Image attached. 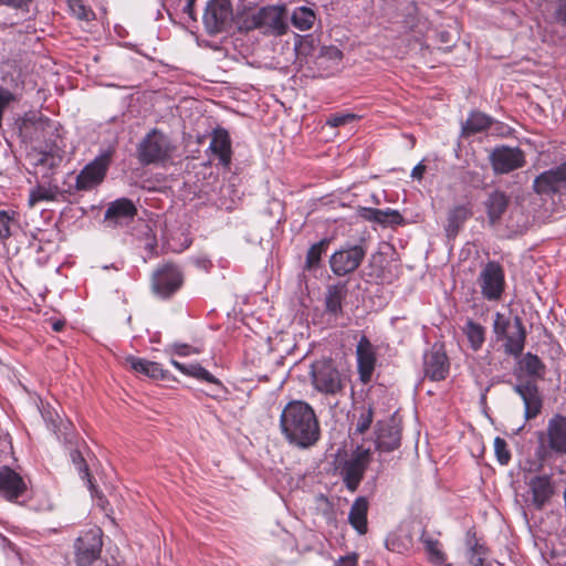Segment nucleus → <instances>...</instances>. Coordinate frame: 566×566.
Returning <instances> with one entry per match:
<instances>
[{"instance_id":"09e8293b","label":"nucleus","mask_w":566,"mask_h":566,"mask_svg":"<svg viewBox=\"0 0 566 566\" xmlns=\"http://www.w3.org/2000/svg\"><path fill=\"white\" fill-rule=\"evenodd\" d=\"M32 0H0V6H7L13 9H25L28 10V7Z\"/></svg>"},{"instance_id":"6ab92c4d","label":"nucleus","mask_w":566,"mask_h":566,"mask_svg":"<svg viewBox=\"0 0 566 566\" xmlns=\"http://www.w3.org/2000/svg\"><path fill=\"white\" fill-rule=\"evenodd\" d=\"M209 150L218 158L219 164L229 168L232 160V147L229 132L223 127H217L211 133Z\"/></svg>"},{"instance_id":"f704fd0d","label":"nucleus","mask_w":566,"mask_h":566,"mask_svg":"<svg viewBox=\"0 0 566 566\" xmlns=\"http://www.w3.org/2000/svg\"><path fill=\"white\" fill-rule=\"evenodd\" d=\"M291 22L300 31H307L315 22V13L307 7L296 8L291 17Z\"/></svg>"},{"instance_id":"b1692460","label":"nucleus","mask_w":566,"mask_h":566,"mask_svg":"<svg viewBox=\"0 0 566 566\" xmlns=\"http://www.w3.org/2000/svg\"><path fill=\"white\" fill-rule=\"evenodd\" d=\"M532 493V503L537 510H542L554 494L551 476L535 475L528 482Z\"/></svg>"},{"instance_id":"423d86ee","label":"nucleus","mask_w":566,"mask_h":566,"mask_svg":"<svg viewBox=\"0 0 566 566\" xmlns=\"http://www.w3.org/2000/svg\"><path fill=\"white\" fill-rule=\"evenodd\" d=\"M284 6H265L252 13L247 20L248 29H263L265 34L283 35L287 31Z\"/></svg>"},{"instance_id":"f257e3e1","label":"nucleus","mask_w":566,"mask_h":566,"mask_svg":"<svg viewBox=\"0 0 566 566\" xmlns=\"http://www.w3.org/2000/svg\"><path fill=\"white\" fill-rule=\"evenodd\" d=\"M280 429L285 440L300 449L315 446L321 438L318 418L313 407L303 400H292L280 416Z\"/></svg>"},{"instance_id":"4be33fe9","label":"nucleus","mask_w":566,"mask_h":566,"mask_svg":"<svg viewBox=\"0 0 566 566\" xmlns=\"http://www.w3.org/2000/svg\"><path fill=\"white\" fill-rule=\"evenodd\" d=\"M510 197L502 190H493L484 201L485 212L491 226L500 223L510 205Z\"/></svg>"},{"instance_id":"7ed1b4c3","label":"nucleus","mask_w":566,"mask_h":566,"mask_svg":"<svg viewBox=\"0 0 566 566\" xmlns=\"http://www.w3.org/2000/svg\"><path fill=\"white\" fill-rule=\"evenodd\" d=\"M174 151L169 138L160 130L151 129L137 146V159L144 166L168 160Z\"/></svg>"},{"instance_id":"49530a36","label":"nucleus","mask_w":566,"mask_h":566,"mask_svg":"<svg viewBox=\"0 0 566 566\" xmlns=\"http://www.w3.org/2000/svg\"><path fill=\"white\" fill-rule=\"evenodd\" d=\"M15 101H17L15 95L8 88H4L3 86L0 85V127L2 126V118H3L4 111L12 102H15Z\"/></svg>"},{"instance_id":"2f4dec72","label":"nucleus","mask_w":566,"mask_h":566,"mask_svg":"<svg viewBox=\"0 0 566 566\" xmlns=\"http://www.w3.org/2000/svg\"><path fill=\"white\" fill-rule=\"evenodd\" d=\"M467 546L469 548L470 564L482 565V560H485L489 549L485 545L480 543L473 530H469L467 533Z\"/></svg>"},{"instance_id":"a19ab883","label":"nucleus","mask_w":566,"mask_h":566,"mask_svg":"<svg viewBox=\"0 0 566 566\" xmlns=\"http://www.w3.org/2000/svg\"><path fill=\"white\" fill-rule=\"evenodd\" d=\"M360 116L354 113H335L331 114L326 119V125L331 127H340L346 124L353 123L359 119Z\"/></svg>"},{"instance_id":"0eeeda50","label":"nucleus","mask_w":566,"mask_h":566,"mask_svg":"<svg viewBox=\"0 0 566 566\" xmlns=\"http://www.w3.org/2000/svg\"><path fill=\"white\" fill-rule=\"evenodd\" d=\"M114 153V148H107L88 163L77 175L75 188L80 191H87L101 185L113 161Z\"/></svg>"},{"instance_id":"f8f14e48","label":"nucleus","mask_w":566,"mask_h":566,"mask_svg":"<svg viewBox=\"0 0 566 566\" xmlns=\"http://www.w3.org/2000/svg\"><path fill=\"white\" fill-rule=\"evenodd\" d=\"M356 363L359 380L365 385L370 382L377 364V353L366 335H361L356 345Z\"/></svg>"},{"instance_id":"6e6d98bb","label":"nucleus","mask_w":566,"mask_h":566,"mask_svg":"<svg viewBox=\"0 0 566 566\" xmlns=\"http://www.w3.org/2000/svg\"><path fill=\"white\" fill-rule=\"evenodd\" d=\"M195 2L196 0H187V4L184 9V11L191 18V19H195L193 17V13H195Z\"/></svg>"},{"instance_id":"8fccbe9b","label":"nucleus","mask_w":566,"mask_h":566,"mask_svg":"<svg viewBox=\"0 0 566 566\" xmlns=\"http://www.w3.org/2000/svg\"><path fill=\"white\" fill-rule=\"evenodd\" d=\"M555 20L558 23L566 24V0H559L555 10Z\"/></svg>"},{"instance_id":"c9c22d12","label":"nucleus","mask_w":566,"mask_h":566,"mask_svg":"<svg viewBox=\"0 0 566 566\" xmlns=\"http://www.w3.org/2000/svg\"><path fill=\"white\" fill-rule=\"evenodd\" d=\"M522 366L528 376L538 379L544 377L546 367L537 355L527 353L522 359Z\"/></svg>"},{"instance_id":"bb28decb","label":"nucleus","mask_w":566,"mask_h":566,"mask_svg":"<svg viewBox=\"0 0 566 566\" xmlns=\"http://www.w3.org/2000/svg\"><path fill=\"white\" fill-rule=\"evenodd\" d=\"M367 513V499L364 496L357 497L349 510L348 522L359 535H365L368 531Z\"/></svg>"},{"instance_id":"cd10ccee","label":"nucleus","mask_w":566,"mask_h":566,"mask_svg":"<svg viewBox=\"0 0 566 566\" xmlns=\"http://www.w3.org/2000/svg\"><path fill=\"white\" fill-rule=\"evenodd\" d=\"M420 542L423 544L428 562L434 566H442L447 563V554L442 549L441 542L428 531L422 530Z\"/></svg>"},{"instance_id":"473e14b6","label":"nucleus","mask_w":566,"mask_h":566,"mask_svg":"<svg viewBox=\"0 0 566 566\" xmlns=\"http://www.w3.org/2000/svg\"><path fill=\"white\" fill-rule=\"evenodd\" d=\"M470 214V210L464 206H458L450 210L448 213V223L446 227L448 235H455L459 229L469 219Z\"/></svg>"},{"instance_id":"2eb2a0df","label":"nucleus","mask_w":566,"mask_h":566,"mask_svg":"<svg viewBox=\"0 0 566 566\" xmlns=\"http://www.w3.org/2000/svg\"><path fill=\"white\" fill-rule=\"evenodd\" d=\"M514 391L524 402V417L526 420L536 418L543 408V398L538 386L533 380H525L514 386Z\"/></svg>"},{"instance_id":"f03ea898","label":"nucleus","mask_w":566,"mask_h":566,"mask_svg":"<svg viewBox=\"0 0 566 566\" xmlns=\"http://www.w3.org/2000/svg\"><path fill=\"white\" fill-rule=\"evenodd\" d=\"M313 387L326 396H335L345 387L344 377L332 358H321L311 365Z\"/></svg>"},{"instance_id":"20e7f679","label":"nucleus","mask_w":566,"mask_h":566,"mask_svg":"<svg viewBox=\"0 0 566 566\" xmlns=\"http://www.w3.org/2000/svg\"><path fill=\"white\" fill-rule=\"evenodd\" d=\"M476 284L485 301L499 303L506 287L503 266L496 261L486 262L476 277Z\"/></svg>"},{"instance_id":"13d9d810","label":"nucleus","mask_w":566,"mask_h":566,"mask_svg":"<svg viewBox=\"0 0 566 566\" xmlns=\"http://www.w3.org/2000/svg\"><path fill=\"white\" fill-rule=\"evenodd\" d=\"M472 566H492L491 564L485 563V560H482V565H472Z\"/></svg>"},{"instance_id":"79ce46f5","label":"nucleus","mask_w":566,"mask_h":566,"mask_svg":"<svg viewBox=\"0 0 566 566\" xmlns=\"http://www.w3.org/2000/svg\"><path fill=\"white\" fill-rule=\"evenodd\" d=\"M494 451L497 462L501 465H506L511 461V451L507 448L506 441L501 438L496 437L494 439Z\"/></svg>"},{"instance_id":"de8ad7c7","label":"nucleus","mask_w":566,"mask_h":566,"mask_svg":"<svg viewBox=\"0 0 566 566\" xmlns=\"http://www.w3.org/2000/svg\"><path fill=\"white\" fill-rule=\"evenodd\" d=\"M172 350L178 356H189L191 354H200L199 348H196L188 344H182V343L174 344Z\"/></svg>"},{"instance_id":"393cba45","label":"nucleus","mask_w":566,"mask_h":566,"mask_svg":"<svg viewBox=\"0 0 566 566\" xmlns=\"http://www.w3.org/2000/svg\"><path fill=\"white\" fill-rule=\"evenodd\" d=\"M126 364L129 365L134 371L143 374L151 379L163 380L169 378V371L164 369L159 363L135 356H128L126 357Z\"/></svg>"},{"instance_id":"864d4df0","label":"nucleus","mask_w":566,"mask_h":566,"mask_svg":"<svg viewBox=\"0 0 566 566\" xmlns=\"http://www.w3.org/2000/svg\"><path fill=\"white\" fill-rule=\"evenodd\" d=\"M424 171H426V166L420 163L413 167V169L411 171V177L420 180V179H422Z\"/></svg>"},{"instance_id":"72a5a7b5","label":"nucleus","mask_w":566,"mask_h":566,"mask_svg":"<svg viewBox=\"0 0 566 566\" xmlns=\"http://www.w3.org/2000/svg\"><path fill=\"white\" fill-rule=\"evenodd\" d=\"M59 193V188L56 186L45 187L42 185H38L36 187L30 190L29 207L33 208L36 203L41 201H56Z\"/></svg>"},{"instance_id":"603ef678","label":"nucleus","mask_w":566,"mask_h":566,"mask_svg":"<svg viewBox=\"0 0 566 566\" xmlns=\"http://www.w3.org/2000/svg\"><path fill=\"white\" fill-rule=\"evenodd\" d=\"M365 211L366 212H365L364 217L367 220L374 221V222H377V220H380L378 217L382 214V210L376 209V208H368Z\"/></svg>"},{"instance_id":"5fc2aeb1","label":"nucleus","mask_w":566,"mask_h":566,"mask_svg":"<svg viewBox=\"0 0 566 566\" xmlns=\"http://www.w3.org/2000/svg\"><path fill=\"white\" fill-rule=\"evenodd\" d=\"M195 263L199 269H202L203 271H209L212 268L211 261L206 258L197 259Z\"/></svg>"},{"instance_id":"9b49d317","label":"nucleus","mask_w":566,"mask_h":566,"mask_svg":"<svg viewBox=\"0 0 566 566\" xmlns=\"http://www.w3.org/2000/svg\"><path fill=\"white\" fill-rule=\"evenodd\" d=\"M366 250L361 245H352L334 252L329 259L332 272L344 276L355 272L365 259Z\"/></svg>"},{"instance_id":"bf43d9fd","label":"nucleus","mask_w":566,"mask_h":566,"mask_svg":"<svg viewBox=\"0 0 566 566\" xmlns=\"http://www.w3.org/2000/svg\"><path fill=\"white\" fill-rule=\"evenodd\" d=\"M98 500L101 501L99 505L104 507L103 502H106L103 496H99Z\"/></svg>"},{"instance_id":"a878e982","label":"nucleus","mask_w":566,"mask_h":566,"mask_svg":"<svg viewBox=\"0 0 566 566\" xmlns=\"http://www.w3.org/2000/svg\"><path fill=\"white\" fill-rule=\"evenodd\" d=\"M493 123L494 119L491 116L480 111H471L465 122L462 123L461 137L469 138L479 133H484Z\"/></svg>"},{"instance_id":"5701e85b","label":"nucleus","mask_w":566,"mask_h":566,"mask_svg":"<svg viewBox=\"0 0 566 566\" xmlns=\"http://www.w3.org/2000/svg\"><path fill=\"white\" fill-rule=\"evenodd\" d=\"M515 332L506 333L505 337H501L499 340H504V353L515 358L520 357L525 348L526 343V329L521 317L515 316L514 318Z\"/></svg>"},{"instance_id":"9d476101","label":"nucleus","mask_w":566,"mask_h":566,"mask_svg":"<svg viewBox=\"0 0 566 566\" xmlns=\"http://www.w3.org/2000/svg\"><path fill=\"white\" fill-rule=\"evenodd\" d=\"M533 188L541 196L566 195V161L539 174Z\"/></svg>"},{"instance_id":"a211bd4d","label":"nucleus","mask_w":566,"mask_h":566,"mask_svg":"<svg viewBox=\"0 0 566 566\" xmlns=\"http://www.w3.org/2000/svg\"><path fill=\"white\" fill-rule=\"evenodd\" d=\"M27 491L23 478L13 469L4 465L0 468V494L9 501H15Z\"/></svg>"},{"instance_id":"dca6fc26","label":"nucleus","mask_w":566,"mask_h":566,"mask_svg":"<svg viewBox=\"0 0 566 566\" xmlns=\"http://www.w3.org/2000/svg\"><path fill=\"white\" fill-rule=\"evenodd\" d=\"M401 428L394 418L380 420L376 424V448L382 452H391L400 447Z\"/></svg>"},{"instance_id":"3c124183","label":"nucleus","mask_w":566,"mask_h":566,"mask_svg":"<svg viewBox=\"0 0 566 566\" xmlns=\"http://www.w3.org/2000/svg\"><path fill=\"white\" fill-rule=\"evenodd\" d=\"M358 564V556L357 554L353 553L346 556L340 557L338 560L335 562L333 566H357Z\"/></svg>"},{"instance_id":"f3484780","label":"nucleus","mask_w":566,"mask_h":566,"mask_svg":"<svg viewBox=\"0 0 566 566\" xmlns=\"http://www.w3.org/2000/svg\"><path fill=\"white\" fill-rule=\"evenodd\" d=\"M450 363L442 347H433L423 359L424 376L432 381L444 380L449 375Z\"/></svg>"},{"instance_id":"c03bdc74","label":"nucleus","mask_w":566,"mask_h":566,"mask_svg":"<svg viewBox=\"0 0 566 566\" xmlns=\"http://www.w3.org/2000/svg\"><path fill=\"white\" fill-rule=\"evenodd\" d=\"M14 212L0 210V238L8 239L11 235V224L13 223Z\"/></svg>"},{"instance_id":"4c0bfd02","label":"nucleus","mask_w":566,"mask_h":566,"mask_svg":"<svg viewBox=\"0 0 566 566\" xmlns=\"http://www.w3.org/2000/svg\"><path fill=\"white\" fill-rule=\"evenodd\" d=\"M69 8L72 14L82 21H92L95 19L94 11L87 7L83 0H69Z\"/></svg>"},{"instance_id":"58836bf2","label":"nucleus","mask_w":566,"mask_h":566,"mask_svg":"<svg viewBox=\"0 0 566 566\" xmlns=\"http://www.w3.org/2000/svg\"><path fill=\"white\" fill-rule=\"evenodd\" d=\"M374 420V410L373 407L369 405L367 407L360 408V413L356 423V432L359 434L366 433Z\"/></svg>"},{"instance_id":"aec40b11","label":"nucleus","mask_w":566,"mask_h":566,"mask_svg":"<svg viewBox=\"0 0 566 566\" xmlns=\"http://www.w3.org/2000/svg\"><path fill=\"white\" fill-rule=\"evenodd\" d=\"M348 294V286L346 282L328 285L325 293V313L338 319L344 315L343 304Z\"/></svg>"},{"instance_id":"ddd939ff","label":"nucleus","mask_w":566,"mask_h":566,"mask_svg":"<svg viewBox=\"0 0 566 566\" xmlns=\"http://www.w3.org/2000/svg\"><path fill=\"white\" fill-rule=\"evenodd\" d=\"M490 160L495 172L509 174L525 165V155L517 147L502 146L491 153Z\"/></svg>"},{"instance_id":"1a4fd4ad","label":"nucleus","mask_w":566,"mask_h":566,"mask_svg":"<svg viewBox=\"0 0 566 566\" xmlns=\"http://www.w3.org/2000/svg\"><path fill=\"white\" fill-rule=\"evenodd\" d=\"M102 546V531L99 528H91L81 533L74 544L76 565L91 566L99 557Z\"/></svg>"},{"instance_id":"4468645a","label":"nucleus","mask_w":566,"mask_h":566,"mask_svg":"<svg viewBox=\"0 0 566 566\" xmlns=\"http://www.w3.org/2000/svg\"><path fill=\"white\" fill-rule=\"evenodd\" d=\"M231 15V0H210L203 13V23L209 33H219L223 31Z\"/></svg>"},{"instance_id":"ea45409f","label":"nucleus","mask_w":566,"mask_h":566,"mask_svg":"<svg viewBox=\"0 0 566 566\" xmlns=\"http://www.w3.org/2000/svg\"><path fill=\"white\" fill-rule=\"evenodd\" d=\"M510 326H511V321L503 313L496 312L494 314L492 328H493V333H494L496 339H500L501 337H505L506 333H509Z\"/></svg>"},{"instance_id":"37998d69","label":"nucleus","mask_w":566,"mask_h":566,"mask_svg":"<svg viewBox=\"0 0 566 566\" xmlns=\"http://www.w3.org/2000/svg\"><path fill=\"white\" fill-rule=\"evenodd\" d=\"M71 458L81 478L83 480H87L92 484L90 469L82 453L77 450H74L71 453Z\"/></svg>"},{"instance_id":"7c9ffc66","label":"nucleus","mask_w":566,"mask_h":566,"mask_svg":"<svg viewBox=\"0 0 566 566\" xmlns=\"http://www.w3.org/2000/svg\"><path fill=\"white\" fill-rule=\"evenodd\" d=\"M461 331L473 352H479L483 347L486 339V328L483 325L468 318Z\"/></svg>"},{"instance_id":"39448f33","label":"nucleus","mask_w":566,"mask_h":566,"mask_svg":"<svg viewBox=\"0 0 566 566\" xmlns=\"http://www.w3.org/2000/svg\"><path fill=\"white\" fill-rule=\"evenodd\" d=\"M184 282L185 277L181 269L176 263L165 262L153 272L150 286L154 294L167 300L181 289Z\"/></svg>"},{"instance_id":"4d7b16f0","label":"nucleus","mask_w":566,"mask_h":566,"mask_svg":"<svg viewBox=\"0 0 566 566\" xmlns=\"http://www.w3.org/2000/svg\"><path fill=\"white\" fill-rule=\"evenodd\" d=\"M63 327H64V323H63V322H61V321H57V322H55V323L53 324V329H54L55 332H60V331H62V329H63Z\"/></svg>"},{"instance_id":"6e6552de","label":"nucleus","mask_w":566,"mask_h":566,"mask_svg":"<svg viewBox=\"0 0 566 566\" xmlns=\"http://www.w3.org/2000/svg\"><path fill=\"white\" fill-rule=\"evenodd\" d=\"M370 450L358 448L353 454L339 463L338 470L346 489L357 491L370 463Z\"/></svg>"},{"instance_id":"c756f323","label":"nucleus","mask_w":566,"mask_h":566,"mask_svg":"<svg viewBox=\"0 0 566 566\" xmlns=\"http://www.w3.org/2000/svg\"><path fill=\"white\" fill-rule=\"evenodd\" d=\"M137 214L134 202L127 198L113 201L105 211L106 220L133 219Z\"/></svg>"},{"instance_id":"a18cd8bd","label":"nucleus","mask_w":566,"mask_h":566,"mask_svg":"<svg viewBox=\"0 0 566 566\" xmlns=\"http://www.w3.org/2000/svg\"><path fill=\"white\" fill-rule=\"evenodd\" d=\"M380 220H377V223L380 224H401L403 221L402 216L397 211L392 209H386L382 210V214L378 217Z\"/></svg>"},{"instance_id":"e433bc0d","label":"nucleus","mask_w":566,"mask_h":566,"mask_svg":"<svg viewBox=\"0 0 566 566\" xmlns=\"http://www.w3.org/2000/svg\"><path fill=\"white\" fill-rule=\"evenodd\" d=\"M328 245V241L326 239L321 240L319 242L311 245L306 253L305 266L307 270L314 269L319 264L321 258L323 253H325Z\"/></svg>"},{"instance_id":"412c9836","label":"nucleus","mask_w":566,"mask_h":566,"mask_svg":"<svg viewBox=\"0 0 566 566\" xmlns=\"http://www.w3.org/2000/svg\"><path fill=\"white\" fill-rule=\"evenodd\" d=\"M548 448L558 454H566V417L555 415L547 426Z\"/></svg>"},{"instance_id":"c85d7f7f","label":"nucleus","mask_w":566,"mask_h":566,"mask_svg":"<svg viewBox=\"0 0 566 566\" xmlns=\"http://www.w3.org/2000/svg\"><path fill=\"white\" fill-rule=\"evenodd\" d=\"M170 364L186 376L193 377L198 380L207 381L223 388L222 382L200 364L186 365L179 363L176 359H170Z\"/></svg>"}]
</instances>
